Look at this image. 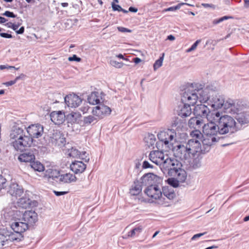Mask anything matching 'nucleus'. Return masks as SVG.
I'll return each mask as SVG.
<instances>
[{"instance_id":"f257e3e1","label":"nucleus","mask_w":249,"mask_h":249,"mask_svg":"<svg viewBox=\"0 0 249 249\" xmlns=\"http://www.w3.org/2000/svg\"><path fill=\"white\" fill-rule=\"evenodd\" d=\"M187 134L185 132V122L176 118L172 124V152L177 159H172V187H177L179 183L186 179L185 171L182 168L180 160L190 158L191 155L200 151V144L196 141L189 140L185 142Z\"/></svg>"},{"instance_id":"f03ea898","label":"nucleus","mask_w":249,"mask_h":249,"mask_svg":"<svg viewBox=\"0 0 249 249\" xmlns=\"http://www.w3.org/2000/svg\"><path fill=\"white\" fill-rule=\"evenodd\" d=\"M209 120L211 121H215L218 124L219 134L231 135L239 131L235 120L230 115H222L221 113L217 112L209 117Z\"/></svg>"},{"instance_id":"7ed1b4c3","label":"nucleus","mask_w":249,"mask_h":249,"mask_svg":"<svg viewBox=\"0 0 249 249\" xmlns=\"http://www.w3.org/2000/svg\"><path fill=\"white\" fill-rule=\"evenodd\" d=\"M3 215L7 220H13L10 224V227L15 232L21 234L28 228V224L21 220L20 212L17 210L16 207L13 209L7 207L3 211Z\"/></svg>"},{"instance_id":"20e7f679","label":"nucleus","mask_w":249,"mask_h":249,"mask_svg":"<svg viewBox=\"0 0 249 249\" xmlns=\"http://www.w3.org/2000/svg\"><path fill=\"white\" fill-rule=\"evenodd\" d=\"M157 176L153 173H148L143 176L141 178L142 185L147 186L144 190L145 194L153 199H160L162 193L156 182L159 179Z\"/></svg>"},{"instance_id":"39448f33","label":"nucleus","mask_w":249,"mask_h":249,"mask_svg":"<svg viewBox=\"0 0 249 249\" xmlns=\"http://www.w3.org/2000/svg\"><path fill=\"white\" fill-rule=\"evenodd\" d=\"M160 151L155 150L151 151L149 155V159L157 165H162L163 172L170 176L171 172V157L169 150L163 149Z\"/></svg>"},{"instance_id":"423d86ee","label":"nucleus","mask_w":249,"mask_h":249,"mask_svg":"<svg viewBox=\"0 0 249 249\" xmlns=\"http://www.w3.org/2000/svg\"><path fill=\"white\" fill-rule=\"evenodd\" d=\"M196 92L195 84L187 86L181 94V101L190 106H194L198 100V95Z\"/></svg>"},{"instance_id":"0eeeda50","label":"nucleus","mask_w":249,"mask_h":249,"mask_svg":"<svg viewBox=\"0 0 249 249\" xmlns=\"http://www.w3.org/2000/svg\"><path fill=\"white\" fill-rule=\"evenodd\" d=\"M249 107V104L239 100L228 98L225 105V109L233 114H236L244 109Z\"/></svg>"},{"instance_id":"6e6552de","label":"nucleus","mask_w":249,"mask_h":249,"mask_svg":"<svg viewBox=\"0 0 249 249\" xmlns=\"http://www.w3.org/2000/svg\"><path fill=\"white\" fill-rule=\"evenodd\" d=\"M25 134H27L25 129L17 126H14L12 127L9 138L11 144L15 150H16V143L21 141Z\"/></svg>"},{"instance_id":"1a4fd4ad","label":"nucleus","mask_w":249,"mask_h":249,"mask_svg":"<svg viewBox=\"0 0 249 249\" xmlns=\"http://www.w3.org/2000/svg\"><path fill=\"white\" fill-rule=\"evenodd\" d=\"M175 113L178 114L179 116H180L182 119H184L186 117H188L191 115L192 114V109L191 108V106L188 105L187 104L185 103H183L181 101L178 106L175 108L174 109ZM176 118H179L178 117H175L174 118L173 121L172 122V124L174 123V121ZM183 120L185 122V126L186 125V122L184 119H181Z\"/></svg>"},{"instance_id":"9d476101","label":"nucleus","mask_w":249,"mask_h":249,"mask_svg":"<svg viewBox=\"0 0 249 249\" xmlns=\"http://www.w3.org/2000/svg\"><path fill=\"white\" fill-rule=\"evenodd\" d=\"M209 121L206 124L203 126V132L205 136H214L218 133L219 134V129L218 126V124L215 121Z\"/></svg>"},{"instance_id":"9b49d317","label":"nucleus","mask_w":249,"mask_h":249,"mask_svg":"<svg viewBox=\"0 0 249 249\" xmlns=\"http://www.w3.org/2000/svg\"><path fill=\"white\" fill-rule=\"evenodd\" d=\"M158 137L160 142H162L163 149L170 151V146L171 145V129H168L167 131H160L158 134Z\"/></svg>"},{"instance_id":"f8f14e48","label":"nucleus","mask_w":249,"mask_h":249,"mask_svg":"<svg viewBox=\"0 0 249 249\" xmlns=\"http://www.w3.org/2000/svg\"><path fill=\"white\" fill-rule=\"evenodd\" d=\"M27 134L32 138H38L41 137L44 132L43 125L39 124H34L29 125L25 129Z\"/></svg>"},{"instance_id":"ddd939ff","label":"nucleus","mask_w":249,"mask_h":249,"mask_svg":"<svg viewBox=\"0 0 249 249\" xmlns=\"http://www.w3.org/2000/svg\"><path fill=\"white\" fill-rule=\"evenodd\" d=\"M111 112L110 108L104 104H99L93 107L92 109L93 115L97 117L98 119H103L105 117L109 115Z\"/></svg>"},{"instance_id":"4468645a","label":"nucleus","mask_w":249,"mask_h":249,"mask_svg":"<svg viewBox=\"0 0 249 249\" xmlns=\"http://www.w3.org/2000/svg\"><path fill=\"white\" fill-rule=\"evenodd\" d=\"M165 181L167 182L168 186H164L162 187V192H161L162 196H160V199L161 200V199L163 200L162 202V204L164 205L165 206H168L169 205L171 197V178H168Z\"/></svg>"},{"instance_id":"2eb2a0df","label":"nucleus","mask_w":249,"mask_h":249,"mask_svg":"<svg viewBox=\"0 0 249 249\" xmlns=\"http://www.w3.org/2000/svg\"><path fill=\"white\" fill-rule=\"evenodd\" d=\"M235 120L237 121V124L238 125L239 130L243 126L249 125V110L241 111L237 113L235 116Z\"/></svg>"},{"instance_id":"dca6fc26","label":"nucleus","mask_w":249,"mask_h":249,"mask_svg":"<svg viewBox=\"0 0 249 249\" xmlns=\"http://www.w3.org/2000/svg\"><path fill=\"white\" fill-rule=\"evenodd\" d=\"M21 220L28 224L29 228L33 226L38 220V215L34 211H26L20 215Z\"/></svg>"},{"instance_id":"f3484780","label":"nucleus","mask_w":249,"mask_h":249,"mask_svg":"<svg viewBox=\"0 0 249 249\" xmlns=\"http://www.w3.org/2000/svg\"><path fill=\"white\" fill-rule=\"evenodd\" d=\"M194 112L197 115L201 117H206L207 120L212 115L216 114L217 112H211L209 108L205 105H197L194 108Z\"/></svg>"},{"instance_id":"a211bd4d","label":"nucleus","mask_w":249,"mask_h":249,"mask_svg":"<svg viewBox=\"0 0 249 249\" xmlns=\"http://www.w3.org/2000/svg\"><path fill=\"white\" fill-rule=\"evenodd\" d=\"M64 99L66 104L71 108L78 107L82 102V99L79 96L73 93L67 95Z\"/></svg>"},{"instance_id":"6ab92c4d","label":"nucleus","mask_w":249,"mask_h":249,"mask_svg":"<svg viewBox=\"0 0 249 249\" xmlns=\"http://www.w3.org/2000/svg\"><path fill=\"white\" fill-rule=\"evenodd\" d=\"M33 139L27 134L23 135V138L18 142L16 143V150L23 151L26 148L31 146Z\"/></svg>"},{"instance_id":"aec40b11","label":"nucleus","mask_w":249,"mask_h":249,"mask_svg":"<svg viewBox=\"0 0 249 249\" xmlns=\"http://www.w3.org/2000/svg\"><path fill=\"white\" fill-rule=\"evenodd\" d=\"M196 85V93L198 95V100L200 103H206L210 98L209 95V91L210 90V87H207L205 89L202 88H199L200 85L197 84Z\"/></svg>"},{"instance_id":"412c9836","label":"nucleus","mask_w":249,"mask_h":249,"mask_svg":"<svg viewBox=\"0 0 249 249\" xmlns=\"http://www.w3.org/2000/svg\"><path fill=\"white\" fill-rule=\"evenodd\" d=\"M209 105L213 109H218L223 107L225 109V105L226 102L224 97L221 95H215L209 100Z\"/></svg>"},{"instance_id":"4be33fe9","label":"nucleus","mask_w":249,"mask_h":249,"mask_svg":"<svg viewBox=\"0 0 249 249\" xmlns=\"http://www.w3.org/2000/svg\"><path fill=\"white\" fill-rule=\"evenodd\" d=\"M60 175L59 172L57 170L49 169L45 171L44 178H46L49 181L53 182V181H55L58 183Z\"/></svg>"},{"instance_id":"5701e85b","label":"nucleus","mask_w":249,"mask_h":249,"mask_svg":"<svg viewBox=\"0 0 249 249\" xmlns=\"http://www.w3.org/2000/svg\"><path fill=\"white\" fill-rule=\"evenodd\" d=\"M7 192L12 196L18 197L20 196L23 193L22 188L18 184L12 183L10 186Z\"/></svg>"},{"instance_id":"b1692460","label":"nucleus","mask_w":249,"mask_h":249,"mask_svg":"<svg viewBox=\"0 0 249 249\" xmlns=\"http://www.w3.org/2000/svg\"><path fill=\"white\" fill-rule=\"evenodd\" d=\"M65 115L61 111H53L50 114L51 121L55 124H62L65 120Z\"/></svg>"},{"instance_id":"393cba45","label":"nucleus","mask_w":249,"mask_h":249,"mask_svg":"<svg viewBox=\"0 0 249 249\" xmlns=\"http://www.w3.org/2000/svg\"><path fill=\"white\" fill-rule=\"evenodd\" d=\"M18 160L21 162H30L31 163L35 160V153L32 150L25 151L19 155Z\"/></svg>"},{"instance_id":"a878e982","label":"nucleus","mask_w":249,"mask_h":249,"mask_svg":"<svg viewBox=\"0 0 249 249\" xmlns=\"http://www.w3.org/2000/svg\"><path fill=\"white\" fill-rule=\"evenodd\" d=\"M70 167L75 174H80L85 171L86 165L82 161H75L71 164Z\"/></svg>"},{"instance_id":"bb28decb","label":"nucleus","mask_w":249,"mask_h":249,"mask_svg":"<svg viewBox=\"0 0 249 249\" xmlns=\"http://www.w3.org/2000/svg\"><path fill=\"white\" fill-rule=\"evenodd\" d=\"M217 141L216 138L214 136H205L203 139L200 142H202L203 148L204 151H209L210 146Z\"/></svg>"},{"instance_id":"cd10ccee","label":"nucleus","mask_w":249,"mask_h":249,"mask_svg":"<svg viewBox=\"0 0 249 249\" xmlns=\"http://www.w3.org/2000/svg\"><path fill=\"white\" fill-rule=\"evenodd\" d=\"M4 233L6 236L5 240L7 242L16 241L18 242L21 241L23 237L22 234L19 233L5 231Z\"/></svg>"},{"instance_id":"c85d7f7f","label":"nucleus","mask_w":249,"mask_h":249,"mask_svg":"<svg viewBox=\"0 0 249 249\" xmlns=\"http://www.w3.org/2000/svg\"><path fill=\"white\" fill-rule=\"evenodd\" d=\"M76 180V178L74 175L71 173H66L63 175H60L58 183H70L72 182H75Z\"/></svg>"},{"instance_id":"c756f323","label":"nucleus","mask_w":249,"mask_h":249,"mask_svg":"<svg viewBox=\"0 0 249 249\" xmlns=\"http://www.w3.org/2000/svg\"><path fill=\"white\" fill-rule=\"evenodd\" d=\"M203 124V120L197 117H192L188 121V126L189 127L193 128L195 129L200 128Z\"/></svg>"},{"instance_id":"7c9ffc66","label":"nucleus","mask_w":249,"mask_h":249,"mask_svg":"<svg viewBox=\"0 0 249 249\" xmlns=\"http://www.w3.org/2000/svg\"><path fill=\"white\" fill-rule=\"evenodd\" d=\"M36 203V202H33L29 198H27L26 197H21L19 198L17 201V205L18 207L23 208L27 209L29 208L32 206V204Z\"/></svg>"},{"instance_id":"2f4dec72","label":"nucleus","mask_w":249,"mask_h":249,"mask_svg":"<svg viewBox=\"0 0 249 249\" xmlns=\"http://www.w3.org/2000/svg\"><path fill=\"white\" fill-rule=\"evenodd\" d=\"M190 136L192 137V139L190 140H193V141H197L200 144V151H202V145L200 143V141H201V138L203 136L201 132L198 129H195L190 133Z\"/></svg>"},{"instance_id":"473e14b6","label":"nucleus","mask_w":249,"mask_h":249,"mask_svg":"<svg viewBox=\"0 0 249 249\" xmlns=\"http://www.w3.org/2000/svg\"><path fill=\"white\" fill-rule=\"evenodd\" d=\"M156 141L155 136L153 134H146L144 138L145 145L149 148L153 146L156 142Z\"/></svg>"},{"instance_id":"72a5a7b5","label":"nucleus","mask_w":249,"mask_h":249,"mask_svg":"<svg viewBox=\"0 0 249 249\" xmlns=\"http://www.w3.org/2000/svg\"><path fill=\"white\" fill-rule=\"evenodd\" d=\"M88 102L91 105H97L100 103V97L98 93L96 92H92L88 98Z\"/></svg>"},{"instance_id":"f704fd0d","label":"nucleus","mask_w":249,"mask_h":249,"mask_svg":"<svg viewBox=\"0 0 249 249\" xmlns=\"http://www.w3.org/2000/svg\"><path fill=\"white\" fill-rule=\"evenodd\" d=\"M142 226L136 227L127 233V237L125 238L134 237L135 236H138L142 231Z\"/></svg>"},{"instance_id":"c9c22d12","label":"nucleus","mask_w":249,"mask_h":249,"mask_svg":"<svg viewBox=\"0 0 249 249\" xmlns=\"http://www.w3.org/2000/svg\"><path fill=\"white\" fill-rule=\"evenodd\" d=\"M142 184L141 182L135 184L134 187L130 190V193L131 195L136 196L139 195L142 191Z\"/></svg>"},{"instance_id":"e433bc0d","label":"nucleus","mask_w":249,"mask_h":249,"mask_svg":"<svg viewBox=\"0 0 249 249\" xmlns=\"http://www.w3.org/2000/svg\"><path fill=\"white\" fill-rule=\"evenodd\" d=\"M30 166L35 171L41 172L44 170V167L43 165L38 161H33L30 163Z\"/></svg>"},{"instance_id":"4c0bfd02","label":"nucleus","mask_w":249,"mask_h":249,"mask_svg":"<svg viewBox=\"0 0 249 249\" xmlns=\"http://www.w3.org/2000/svg\"><path fill=\"white\" fill-rule=\"evenodd\" d=\"M97 117L93 115H89L87 117H85L83 119V122L84 124L88 125L90 124L91 123H96L98 121Z\"/></svg>"},{"instance_id":"58836bf2","label":"nucleus","mask_w":249,"mask_h":249,"mask_svg":"<svg viewBox=\"0 0 249 249\" xmlns=\"http://www.w3.org/2000/svg\"><path fill=\"white\" fill-rule=\"evenodd\" d=\"M68 155L70 157L72 158H79L80 156V152L75 148L72 147L71 149H69Z\"/></svg>"},{"instance_id":"ea45409f","label":"nucleus","mask_w":249,"mask_h":249,"mask_svg":"<svg viewBox=\"0 0 249 249\" xmlns=\"http://www.w3.org/2000/svg\"><path fill=\"white\" fill-rule=\"evenodd\" d=\"M164 53L162 54V56L160 57V58L156 61L155 63L154 64V71H156L158 69H159L160 67L161 66L163 60V57H164Z\"/></svg>"},{"instance_id":"a19ab883","label":"nucleus","mask_w":249,"mask_h":249,"mask_svg":"<svg viewBox=\"0 0 249 249\" xmlns=\"http://www.w3.org/2000/svg\"><path fill=\"white\" fill-rule=\"evenodd\" d=\"M6 180L2 176L0 175V190H3L5 191V187H6ZM2 193H4L5 191H2Z\"/></svg>"},{"instance_id":"79ce46f5","label":"nucleus","mask_w":249,"mask_h":249,"mask_svg":"<svg viewBox=\"0 0 249 249\" xmlns=\"http://www.w3.org/2000/svg\"><path fill=\"white\" fill-rule=\"evenodd\" d=\"M79 158L85 160L86 162H88L89 160V154L86 151H83L80 153V156Z\"/></svg>"},{"instance_id":"37998d69","label":"nucleus","mask_w":249,"mask_h":249,"mask_svg":"<svg viewBox=\"0 0 249 249\" xmlns=\"http://www.w3.org/2000/svg\"><path fill=\"white\" fill-rule=\"evenodd\" d=\"M201 39L197 40L192 45V46L186 50L187 53H190L192 51H195L198 45L201 42Z\"/></svg>"},{"instance_id":"c03bdc74","label":"nucleus","mask_w":249,"mask_h":249,"mask_svg":"<svg viewBox=\"0 0 249 249\" xmlns=\"http://www.w3.org/2000/svg\"><path fill=\"white\" fill-rule=\"evenodd\" d=\"M109 63L112 66L117 68H122L124 65L123 63L117 62V61L114 60H110Z\"/></svg>"},{"instance_id":"a18cd8bd","label":"nucleus","mask_w":249,"mask_h":249,"mask_svg":"<svg viewBox=\"0 0 249 249\" xmlns=\"http://www.w3.org/2000/svg\"><path fill=\"white\" fill-rule=\"evenodd\" d=\"M232 17H229V16H224L218 19H214L213 21V24H218L222 21H223L224 20H227V19H230V18H231Z\"/></svg>"},{"instance_id":"49530a36","label":"nucleus","mask_w":249,"mask_h":249,"mask_svg":"<svg viewBox=\"0 0 249 249\" xmlns=\"http://www.w3.org/2000/svg\"><path fill=\"white\" fill-rule=\"evenodd\" d=\"M2 15L12 18H15L17 17V15H16L13 12L9 11H5L4 13L2 14Z\"/></svg>"},{"instance_id":"de8ad7c7","label":"nucleus","mask_w":249,"mask_h":249,"mask_svg":"<svg viewBox=\"0 0 249 249\" xmlns=\"http://www.w3.org/2000/svg\"><path fill=\"white\" fill-rule=\"evenodd\" d=\"M6 236L5 233L4 234H0V248H2L5 242H7L5 240Z\"/></svg>"},{"instance_id":"09e8293b","label":"nucleus","mask_w":249,"mask_h":249,"mask_svg":"<svg viewBox=\"0 0 249 249\" xmlns=\"http://www.w3.org/2000/svg\"><path fill=\"white\" fill-rule=\"evenodd\" d=\"M112 8L113 11H118L120 12L121 10H122V8L119 5L116 4L112 2L111 3Z\"/></svg>"},{"instance_id":"8fccbe9b","label":"nucleus","mask_w":249,"mask_h":249,"mask_svg":"<svg viewBox=\"0 0 249 249\" xmlns=\"http://www.w3.org/2000/svg\"><path fill=\"white\" fill-rule=\"evenodd\" d=\"M81 115L79 113H77L76 112H71L69 115V117L74 118L72 119V121H76V118L79 117Z\"/></svg>"},{"instance_id":"3c124183","label":"nucleus","mask_w":249,"mask_h":249,"mask_svg":"<svg viewBox=\"0 0 249 249\" xmlns=\"http://www.w3.org/2000/svg\"><path fill=\"white\" fill-rule=\"evenodd\" d=\"M68 60L70 61H75L77 62H80L81 61V58L77 57L76 55L73 54L72 56L69 57L68 58Z\"/></svg>"},{"instance_id":"603ef678","label":"nucleus","mask_w":249,"mask_h":249,"mask_svg":"<svg viewBox=\"0 0 249 249\" xmlns=\"http://www.w3.org/2000/svg\"><path fill=\"white\" fill-rule=\"evenodd\" d=\"M117 29L119 30V31L122 32V33H125V32L131 33V30L128 29L126 28H124V27H118Z\"/></svg>"},{"instance_id":"864d4df0","label":"nucleus","mask_w":249,"mask_h":249,"mask_svg":"<svg viewBox=\"0 0 249 249\" xmlns=\"http://www.w3.org/2000/svg\"><path fill=\"white\" fill-rule=\"evenodd\" d=\"M206 233V232H203V233H197V234H195L192 238H191V240L193 241V240H196V239L201 237L202 236L205 235V234Z\"/></svg>"},{"instance_id":"5fc2aeb1","label":"nucleus","mask_w":249,"mask_h":249,"mask_svg":"<svg viewBox=\"0 0 249 249\" xmlns=\"http://www.w3.org/2000/svg\"><path fill=\"white\" fill-rule=\"evenodd\" d=\"M201 5L206 8H210L213 9H214L215 8V6L213 4H209V3H202Z\"/></svg>"},{"instance_id":"6e6d98bb","label":"nucleus","mask_w":249,"mask_h":249,"mask_svg":"<svg viewBox=\"0 0 249 249\" xmlns=\"http://www.w3.org/2000/svg\"><path fill=\"white\" fill-rule=\"evenodd\" d=\"M184 4L191 6V5L186 3H178L177 6H172V11L179 9L182 5H184Z\"/></svg>"},{"instance_id":"4d7b16f0","label":"nucleus","mask_w":249,"mask_h":249,"mask_svg":"<svg viewBox=\"0 0 249 249\" xmlns=\"http://www.w3.org/2000/svg\"><path fill=\"white\" fill-rule=\"evenodd\" d=\"M89 108V107L87 104L84 105L80 108V110L83 113H85L87 112Z\"/></svg>"},{"instance_id":"13d9d810","label":"nucleus","mask_w":249,"mask_h":249,"mask_svg":"<svg viewBox=\"0 0 249 249\" xmlns=\"http://www.w3.org/2000/svg\"><path fill=\"white\" fill-rule=\"evenodd\" d=\"M142 167L143 168H152V166L147 161L145 160L143 162Z\"/></svg>"},{"instance_id":"bf43d9fd","label":"nucleus","mask_w":249,"mask_h":249,"mask_svg":"<svg viewBox=\"0 0 249 249\" xmlns=\"http://www.w3.org/2000/svg\"><path fill=\"white\" fill-rule=\"evenodd\" d=\"M0 36L2 37H4V38H11L12 37V36L11 34L5 33H0Z\"/></svg>"},{"instance_id":"052dcab7","label":"nucleus","mask_w":249,"mask_h":249,"mask_svg":"<svg viewBox=\"0 0 249 249\" xmlns=\"http://www.w3.org/2000/svg\"><path fill=\"white\" fill-rule=\"evenodd\" d=\"M16 69V70H18V68H16L14 66H5V65H0V70H3L5 69Z\"/></svg>"},{"instance_id":"680f3d73","label":"nucleus","mask_w":249,"mask_h":249,"mask_svg":"<svg viewBox=\"0 0 249 249\" xmlns=\"http://www.w3.org/2000/svg\"><path fill=\"white\" fill-rule=\"evenodd\" d=\"M54 193L57 196H60L66 194L67 193V192H58L54 191Z\"/></svg>"},{"instance_id":"e2e57ef3","label":"nucleus","mask_w":249,"mask_h":249,"mask_svg":"<svg viewBox=\"0 0 249 249\" xmlns=\"http://www.w3.org/2000/svg\"><path fill=\"white\" fill-rule=\"evenodd\" d=\"M24 28L22 26L20 27L18 30L16 31V33L18 34H22L24 33Z\"/></svg>"},{"instance_id":"0e129e2a","label":"nucleus","mask_w":249,"mask_h":249,"mask_svg":"<svg viewBox=\"0 0 249 249\" xmlns=\"http://www.w3.org/2000/svg\"><path fill=\"white\" fill-rule=\"evenodd\" d=\"M15 83H16V81L12 80V81H10L6 82L5 83H4V84L6 86H12V85L15 84Z\"/></svg>"},{"instance_id":"69168bd1","label":"nucleus","mask_w":249,"mask_h":249,"mask_svg":"<svg viewBox=\"0 0 249 249\" xmlns=\"http://www.w3.org/2000/svg\"><path fill=\"white\" fill-rule=\"evenodd\" d=\"M133 60L136 64H138L142 61V60L139 57H135L133 58Z\"/></svg>"},{"instance_id":"338daca9","label":"nucleus","mask_w":249,"mask_h":249,"mask_svg":"<svg viewBox=\"0 0 249 249\" xmlns=\"http://www.w3.org/2000/svg\"><path fill=\"white\" fill-rule=\"evenodd\" d=\"M129 11L131 12H137L138 11V9L133 7H130L129 8Z\"/></svg>"},{"instance_id":"774afa93","label":"nucleus","mask_w":249,"mask_h":249,"mask_svg":"<svg viewBox=\"0 0 249 249\" xmlns=\"http://www.w3.org/2000/svg\"><path fill=\"white\" fill-rule=\"evenodd\" d=\"M8 20L5 18L0 16V23H4L7 21Z\"/></svg>"}]
</instances>
